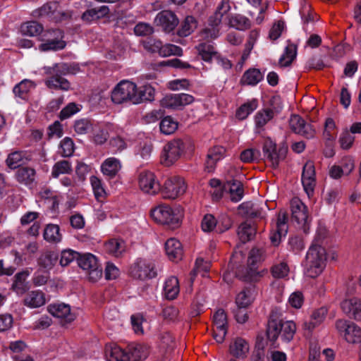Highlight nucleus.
Wrapping results in <instances>:
<instances>
[{"mask_svg": "<svg viewBox=\"0 0 361 361\" xmlns=\"http://www.w3.org/2000/svg\"><path fill=\"white\" fill-rule=\"evenodd\" d=\"M44 70L47 75L44 80L47 87L63 91H67L70 89V82L63 76L75 73V68L71 65L66 63H56L53 66L44 67Z\"/></svg>", "mask_w": 361, "mask_h": 361, "instance_id": "f257e3e1", "label": "nucleus"}, {"mask_svg": "<svg viewBox=\"0 0 361 361\" xmlns=\"http://www.w3.org/2000/svg\"><path fill=\"white\" fill-rule=\"evenodd\" d=\"M326 259L325 249L314 242L309 248L304 262L305 274L310 278L318 276L325 267Z\"/></svg>", "mask_w": 361, "mask_h": 361, "instance_id": "f03ea898", "label": "nucleus"}, {"mask_svg": "<svg viewBox=\"0 0 361 361\" xmlns=\"http://www.w3.org/2000/svg\"><path fill=\"white\" fill-rule=\"evenodd\" d=\"M296 331V325L293 321H277L270 318L268 322L267 335L271 341H275L281 334L282 340L289 342L293 338Z\"/></svg>", "mask_w": 361, "mask_h": 361, "instance_id": "7ed1b4c3", "label": "nucleus"}, {"mask_svg": "<svg viewBox=\"0 0 361 361\" xmlns=\"http://www.w3.org/2000/svg\"><path fill=\"white\" fill-rule=\"evenodd\" d=\"M263 255V250L259 248L254 247L250 251L247 258V268L245 274L243 276L245 281L255 282L268 273L266 269L258 270V264L264 259Z\"/></svg>", "mask_w": 361, "mask_h": 361, "instance_id": "20e7f679", "label": "nucleus"}, {"mask_svg": "<svg viewBox=\"0 0 361 361\" xmlns=\"http://www.w3.org/2000/svg\"><path fill=\"white\" fill-rule=\"evenodd\" d=\"M137 85L129 80H121L111 91V101L116 104L130 102L135 104Z\"/></svg>", "mask_w": 361, "mask_h": 361, "instance_id": "39448f33", "label": "nucleus"}, {"mask_svg": "<svg viewBox=\"0 0 361 361\" xmlns=\"http://www.w3.org/2000/svg\"><path fill=\"white\" fill-rule=\"evenodd\" d=\"M287 152L288 147L284 143L276 145L271 139L265 140L263 145V153L272 168L276 169L279 166V163L285 159Z\"/></svg>", "mask_w": 361, "mask_h": 361, "instance_id": "423d86ee", "label": "nucleus"}, {"mask_svg": "<svg viewBox=\"0 0 361 361\" xmlns=\"http://www.w3.org/2000/svg\"><path fill=\"white\" fill-rule=\"evenodd\" d=\"M63 33L59 29L42 32L40 35L42 43L39 46V49L42 51L63 49L66 47V42L63 40Z\"/></svg>", "mask_w": 361, "mask_h": 361, "instance_id": "0eeeda50", "label": "nucleus"}, {"mask_svg": "<svg viewBox=\"0 0 361 361\" xmlns=\"http://www.w3.org/2000/svg\"><path fill=\"white\" fill-rule=\"evenodd\" d=\"M335 328L338 334L348 343H355L361 340V329L354 322L339 319L335 322Z\"/></svg>", "mask_w": 361, "mask_h": 361, "instance_id": "6e6552de", "label": "nucleus"}, {"mask_svg": "<svg viewBox=\"0 0 361 361\" xmlns=\"http://www.w3.org/2000/svg\"><path fill=\"white\" fill-rule=\"evenodd\" d=\"M186 188L185 180L181 177L174 176L165 180L160 191L164 198L173 200L183 195Z\"/></svg>", "mask_w": 361, "mask_h": 361, "instance_id": "1a4fd4ad", "label": "nucleus"}, {"mask_svg": "<svg viewBox=\"0 0 361 361\" xmlns=\"http://www.w3.org/2000/svg\"><path fill=\"white\" fill-rule=\"evenodd\" d=\"M78 263L80 268L87 271L90 281L96 282L101 279L102 269L98 264L95 256L90 253H87L82 256L80 255Z\"/></svg>", "mask_w": 361, "mask_h": 361, "instance_id": "9d476101", "label": "nucleus"}, {"mask_svg": "<svg viewBox=\"0 0 361 361\" xmlns=\"http://www.w3.org/2000/svg\"><path fill=\"white\" fill-rule=\"evenodd\" d=\"M290 210L292 220L306 232L310 221L307 206L298 197H293L290 201Z\"/></svg>", "mask_w": 361, "mask_h": 361, "instance_id": "9b49d317", "label": "nucleus"}, {"mask_svg": "<svg viewBox=\"0 0 361 361\" xmlns=\"http://www.w3.org/2000/svg\"><path fill=\"white\" fill-rule=\"evenodd\" d=\"M185 149L181 140H173L166 144L161 154V161L165 166H171L177 161Z\"/></svg>", "mask_w": 361, "mask_h": 361, "instance_id": "f8f14e48", "label": "nucleus"}, {"mask_svg": "<svg viewBox=\"0 0 361 361\" xmlns=\"http://www.w3.org/2000/svg\"><path fill=\"white\" fill-rule=\"evenodd\" d=\"M154 23L164 32L171 33L179 24V19L174 12L164 10L157 14Z\"/></svg>", "mask_w": 361, "mask_h": 361, "instance_id": "ddd939ff", "label": "nucleus"}, {"mask_svg": "<svg viewBox=\"0 0 361 361\" xmlns=\"http://www.w3.org/2000/svg\"><path fill=\"white\" fill-rule=\"evenodd\" d=\"M130 273L133 278L140 280L152 279L157 276L154 264L143 259H137L132 265Z\"/></svg>", "mask_w": 361, "mask_h": 361, "instance_id": "4468645a", "label": "nucleus"}, {"mask_svg": "<svg viewBox=\"0 0 361 361\" xmlns=\"http://www.w3.org/2000/svg\"><path fill=\"white\" fill-rule=\"evenodd\" d=\"M150 215L153 220L161 224L176 226L178 224L179 218L168 205H159L151 210Z\"/></svg>", "mask_w": 361, "mask_h": 361, "instance_id": "2eb2a0df", "label": "nucleus"}, {"mask_svg": "<svg viewBox=\"0 0 361 361\" xmlns=\"http://www.w3.org/2000/svg\"><path fill=\"white\" fill-rule=\"evenodd\" d=\"M140 189L145 193L155 195L160 191V184L154 173L149 171H141L137 178Z\"/></svg>", "mask_w": 361, "mask_h": 361, "instance_id": "dca6fc26", "label": "nucleus"}, {"mask_svg": "<svg viewBox=\"0 0 361 361\" xmlns=\"http://www.w3.org/2000/svg\"><path fill=\"white\" fill-rule=\"evenodd\" d=\"M288 214L286 211L281 210L277 216L276 228L270 234V240L273 245H278L283 236H286L288 231Z\"/></svg>", "mask_w": 361, "mask_h": 361, "instance_id": "f3484780", "label": "nucleus"}, {"mask_svg": "<svg viewBox=\"0 0 361 361\" xmlns=\"http://www.w3.org/2000/svg\"><path fill=\"white\" fill-rule=\"evenodd\" d=\"M302 183L304 190L310 197L314 193L316 185L314 165L312 161H307L303 166Z\"/></svg>", "mask_w": 361, "mask_h": 361, "instance_id": "a211bd4d", "label": "nucleus"}, {"mask_svg": "<svg viewBox=\"0 0 361 361\" xmlns=\"http://www.w3.org/2000/svg\"><path fill=\"white\" fill-rule=\"evenodd\" d=\"M290 126L293 131L300 134L307 139H311L314 137L315 130L310 124L306 123L298 115H293L290 118Z\"/></svg>", "mask_w": 361, "mask_h": 361, "instance_id": "6ab92c4d", "label": "nucleus"}, {"mask_svg": "<svg viewBox=\"0 0 361 361\" xmlns=\"http://www.w3.org/2000/svg\"><path fill=\"white\" fill-rule=\"evenodd\" d=\"M341 308L349 318L361 322V299L352 298L341 302Z\"/></svg>", "mask_w": 361, "mask_h": 361, "instance_id": "aec40b11", "label": "nucleus"}, {"mask_svg": "<svg viewBox=\"0 0 361 361\" xmlns=\"http://www.w3.org/2000/svg\"><path fill=\"white\" fill-rule=\"evenodd\" d=\"M36 171L30 166H23L18 169L16 172L15 178L21 185L28 188H33L37 185Z\"/></svg>", "mask_w": 361, "mask_h": 361, "instance_id": "412c9836", "label": "nucleus"}, {"mask_svg": "<svg viewBox=\"0 0 361 361\" xmlns=\"http://www.w3.org/2000/svg\"><path fill=\"white\" fill-rule=\"evenodd\" d=\"M49 312L55 317L61 319L64 323H70L75 319L68 305L64 303L51 304L47 307Z\"/></svg>", "mask_w": 361, "mask_h": 361, "instance_id": "4be33fe9", "label": "nucleus"}, {"mask_svg": "<svg viewBox=\"0 0 361 361\" xmlns=\"http://www.w3.org/2000/svg\"><path fill=\"white\" fill-rule=\"evenodd\" d=\"M231 9L229 0H222L217 6L216 12L209 18V24L219 25L222 20H228L229 12Z\"/></svg>", "mask_w": 361, "mask_h": 361, "instance_id": "5701e85b", "label": "nucleus"}, {"mask_svg": "<svg viewBox=\"0 0 361 361\" xmlns=\"http://www.w3.org/2000/svg\"><path fill=\"white\" fill-rule=\"evenodd\" d=\"M230 353L238 359L247 357L250 351L249 343L243 338H236L230 345Z\"/></svg>", "mask_w": 361, "mask_h": 361, "instance_id": "b1692460", "label": "nucleus"}, {"mask_svg": "<svg viewBox=\"0 0 361 361\" xmlns=\"http://www.w3.org/2000/svg\"><path fill=\"white\" fill-rule=\"evenodd\" d=\"M165 250L171 260L178 262L182 259L183 250L180 242L177 239H169L165 243Z\"/></svg>", "mask_w": 361, "mask_h": 361, "instance_id": "393cba45", "label": "nucleus"}, {"mask_svg": "<svg viewBox=\"0 0 361 361\" xmlns=\"http://www.w3.org/2000/svg\"><path fill=\"white\" fill-rule=\"evenodd\" d=\"M122 165L119 159L115 157L106 159L101 165L102 173L110 178H114L121 169Z\"/></svg>", "mask_w": 361, "mask_h": 361, "instance_id": "a878e982", "label": "nucleus"}, {"mask_svg": "<svg viewBox=\"0 0 361 361\" xmlns=\"http://www.w3.org/2000/svg\"><path fill=\"white\" fill-rule=\"evenodd\" d=\"M196 49L198 54L204 61L209 62L212 59H219V53L211 42H202L196 47Z\"/></svg>", "mask_w": 361, "mask_h": 361, "instance_id": "bb28decb", "label": "nucleus"}, {"mask_svg": "<svg viewBox=\"0 0 361 361\" xmlns=\"http://www.w3.org/2000/svg\"><path fill=\"white\" fill-rule=\"evenodd\" d=\"M155 89L150 85L147 84L137 87L135 92V104H138L145 102H152L154 99Z\"/></svg>", "mask_w": 361, "mask_h": 361, "instance_id": "cd10ccee", "label": "nucleus"}, {"mask_svg": "<svg viewBox=\"0 0 361 361\" xmlns=\"http://www.w3.org/2000/svg\"><path fill=\"white\" fill-rule=\"evenodd\" d=\"M105 355L108 361H129V354L118 345L114 344L107 345Z\"/></svg>", "mask_w": 361, "mask_h": 361, "instance_id": "c85d7f7f", "label": "nucleus"}, {"mask_svg": "<svg viewBox=\"0 0 361 361\" xmlns=\"http://www.w3.org/2000/svg\"><path fill=\"white\" fill-rule=\"evenodd\" d=\"M225 149L220 146L214 147L209 151L205 163L209 172L214 169L216 162L223 159Z\"/></svg>", "mask_w": 361, "mask_h": 361, "instance_id": "c756f323", "label": "nucleus"}, {"mask_svg": "<svg viewBox=\"0 0 361 361\" xmlns=\"http://www.w3.org/2000/svg\"><path fill=\"white\" fill-rule=\"evenodd\" d=\"M180 292L178 279L176 276L169 277L164 286V294L168 300H173L177 298Z\"/></svg>", "mask_w": 361, "mask_h": 361, "instance_id": "7c9ffc66", "label": "nucleus"}, {"mask_svg": "<svg viewBox=\"0 0 361 361\" xmlns=\"http://www.w3.org/2000/svg\"><path fill=\"white\" fill-rule=\"evenodd\" d=\"M127 353L129 354V361H139L147 357L148 347L144 344H132L128 346Z\"/></svg>", "mask_w": 361, "mask_h": 361, "instance_id": "2f4dec72", "label": "nucleus"}, {"mask_svg": "<svg viewBox=\"0 0 361 361\" xmlns=\"http://www.w3.org/2000/svg\"><path fill=\"white\" fill-rule=\"evenodd\" d=\"M326 314L327 309L326 307H321L314 310L311 314L310 321L304 324V328L308 331H312L324 322Z\"/></svg>", "mask_w": 361, "mask_h": 361, "instance_id": "473e14b6", "label": "nucleus"}, {"mask_svg": "<svg viewBox=\"0 0 361 361\" xmlns=\"http://www.w3.org/2000/svg\"><path fill=\"white\" fill-rule=\"evenodd\" d=\"M109 13V7L102 6L87 10L82 15V19L86 22H91L107 16Z\"/></svg>", "mask_w": 361, "mask_h": 361, "instance_id": "72a5a7b5", "label": "nucleus"}, {"mask_svg": "<svg viewBox=\"0 0 361 361\" xmlns=\"http://www.w3.org/2000/svg\"><path fill=\"white\" fill-rule=\"evenodd\" d=\"M264 75L259 69L250 68L244 73L240 82L243 85L255 86L262 81Z\"/></svg>", "mask_w": 361, "mask_h": 361, "instance_id": "f704fd0d", "label": "nucleus"}, {"mask_svg": "<svg viewBox=\"0 0 361 361\" xmlns=\"http://www.w3.org/2000/svg\"><path fill=\"white\" fill-rule=\"evenodd\" d=\"M44 294L39 290L29 293L24 299V304L31 308H36L45 304Z\"/></svg>", "mask_w": 361, "mask_h": 361, "instance_id": "c9c22d12", "label": "nucleus"}, {"mask_svg": "<svg viewBox=\"0 0 361 361\" xmlns=\"http://www.w3.org/2000/svg\"><path fill=\"white\" fill-rule=\"evenodd\" d=\"M59 259V255L54 251L47 250L41 254L38 259V264L46 269H51Z\"/></svg>", "mask_w": 361, "mask_h": 361, "instance_id": "e433bc0d", "label": "nucleus"}, {"mask_svg": "<svg viewBox=\"0 0 361 361\" xmlns=\"http://www.w3.org/2000/svg\"><path fill=\"white\" fill-rule=\"evenodd\" d=\"M255 233V226L251 223L243 222L238 228V235L243 243H246L252 239Z\"/></svg>", "mask_w": 361, "mask_h": 361, "instance_id": "4c0bfd02", "label": "nucleus"}, {"mask_svg": "<svg viewBox=\"0 0 361 361\" xmlns=\"http://www.w3.org/2000/svg\"><path fill=\"white\" fill-rule=\"evenodd\" d=\"M44 238L49 243H57L61 242L62 235L58 225L48 224L44 231Z\"/></svg>", "mask_w": 361, "mask_h": 361, "instance_id": "58836bf2", "label": "nucleus"}, {"mask_svg": "<svg viewBox=\"0 0 361 361\" xmlns=\"http://www.w3.org/2000/svg\"><path fill=\"white\" fill-rule=\"evenodd\" d=\"M258 106V102L256 99L242 104L236 111L235 116L239 120L245 119L252 112H253Z\"/></svg>", "mask_w": 361, "mask_h": 361, "instance_id": "ea45409f", "label": "nucleus"}, {"mask_svg": "<svg viewBox=\"0 0 361 361\" xmlns=\"http://www.w3.org/2000/svg\"><path fill=\"white\" fill-rule=\"evenodd\" d=\"M72 164L68 160H60L56 162L51 169V176L59 178L60 175L69 174L72 172Z\"/></svg>", "mask_w": 361, "mask_h": 361, "instance_id": "a19ab883", "label": "nucleus"}, {"mask_svg": "<svg viewBox=\"0 0 361 361\" xmlns=\"http://www.w3.org/2000/svg\"><path fill=\"white\" fill-rule=\"evenodd\" d=\"M274 116L273 110L264 109L259 111L255 116V123L257 128H262Z\"/></svg>", "mask_w": 361, "mask_h": 361, "instance_id": "79ce46f5", "label": "nucleus"}, {"mask_svg": "<svg viewBox=\"0 0 361 361\" xmlns=\"http://www.w3.org/2000/svg\"><path fill=\"white\" fill-rule=\"evenodd\" d=\"M197 26V23L195 18L188 16L182 23L180 27L178 30V35L180 37H187L196 29Z\"/></svg>", "mask_w": 361, "mask_h": 361, "instance_id": "37998d69", "label": "nucleus"}, {"mask_svg": "<svg viewBox=\"0 0 361 361\" xmlns=\"http://www.w3.org/2000/svg\"><path fill=\"white\" fill-rule=\"evenodd\" d=\"M20 31L23 35L28 36H37L42 35L43 27L36 21H30L23 24L20 27Z\"/></svg>", "mask_w": 361, "mask_h": 361, "instance_id": "c03bdc74", "label": "nucleus"}, {"mask_svg": "<svg viewBox=\"0 0 361 361\" xmlns=\"http://www.w3.org/2000/svg\"><path fill=\"white\" fill-rule=\"evenodd\" d=\"M228 23L239 30H245L250 27V21L246 17L241 15H235L228 18Z\"/></svg>", "mask_w": 361, "mask_h": 361, "instance_id": "a18cd8bd", "label": "nucleus"}, {"mask_svg": "<svg viewBox=\"0 0 361 361\" xmlns=\"http://www.w3.org/2000/svg\"><path fill=\"white\" fill-rule=\"evenodd\" d=\"M104 250L109 254L118 257L124 251V243L117 239H111L106 242L104 245Z\"/></svg>", "mask_w": 361, "mask_h": 361, "instance_id": "49530a36", "label": "nucleus"}, {"mask_svg": "<svg viewBox=\"0 0 361 361\" xmlns=\"http://www.w3.org/2000/svg\"><path fill=\"white\" fill-rule=\"evenodd\" d=\"M35 87L34 83L30 80H23L13 87V93L16 97L25 99L28 92Z\"/></svg>", "mask_w": 361, "mask_h": 361, "instance_id": "de8ad7c7", "label": "nucleus"}, {"mask_svg": "<svg viewBox=\"0 0 361 361\" xmlns=\"http://www.w3.org/2000/svg\"><path fill=\"white\" fill-rule=\"evenodd\" d=\"M296 56V47L293 44H288L285 49L283 54L279 59L281 66H289Z\"/></svg>", "mask_w": 361, "mask_h": 361, "instance_id": "09e8293b", "label": "nucleus"}, {"mask_svg": "<svg viewBox=\"0 0 361 361\" xmlns=\"http://www.w3.org/2000/svg\"><path fill=\"white\" fill-rule=\"evenodd\" d=\"M28 276L29 272L27 271H24L16 274L13 288L18 293H23L27 289L25 281Z\"/></svg>", "mask_w": 361, "mask_h": 361, "instance_id": "8fccbe9b", "label": "nucleus"}, {"mask_svg": "<svg viewBox=\"0 0 361 361\" xmlns=\"http://www.w3.org/2000/svg\"><path fill=\"white\" fill-rule=\"evenodd\" d=\"M75 150L73 140L68 137H64L60 142L59 153L63 157H71Z\"/></svg>", "mask_w": 361, "mask_h": 361, "instance_id": "3c124183", "label": "nucleus"}, {"mask_svg": "<svg viewBox=\"0 0 361 361\" xmlns=\"http://www.w3.org/2000/svg\"><path fill=\"white\" fill-rule=\"evenodd\" d=\"M229 192L231 201L239 202L244 195L243 184L239 181L233 180L230 185Z\"/></svg>", "mask_w": 361, "mask_h": 361, "instance_id": "603ef678", "label": "nucleus"}, {"mask_svg": "<svg viewBox=\"0 0 361 361\" xmlns=\"http://www.w3.org/2000/svg\"><path fill=\"white\" fill-rule=\"evenodd\" d=\"M159 128L162 133L171 135L178 128V123L171 116H166L160 122Z\"/></svg>", "mask_w": 361, "mask_h": 361, "instance_id": "864d4df0", "label": "nucleus"}, {"mask_svg": "<svg viewBox=\"0 0 361 361\" xmlns=\"http://www.w3.org/2000/svg\"><path fill=\"white\" fill-rule=\"evenodd\" d=\"M183 55V49L181 47L172 44H166L161 45V49L159 52V56L162 57H167L170 56H180Z\"/></svg>", "mask_w": 361, "mask_h": 361, "instance_id": "5fc2aeb1", "label": "nucleus"}, {"mask_svg": "<svg viewBox=\"0 0 361 361\" xmlns=\"http://www.w3.org/2000/svg\"><path fill=\"white\" fill-rule=\"evenodd\" d=\"M240 209L245 210V214L250 217H259L263 218V212L262 209H259L255 204L252 202H243L239 206Z\"/></svg>", "mask_w": 361, "mask_h": 361, "instance_id": "6e6d98bb", "label": "nucleus"}, {"mask_svg": "<svg viewBox=\"0 0 361 361\" xmlns=\"http://www.w3.org/2000/svg\"><path fill=\"white\" fill-rule=\"evenodd\" d=\"M252 300V295L250 289H245L240 292L235 300L236 305L238 307H247Z\"/></svg>", "mask_w": 361, "mask_h": 361, "instance_id": "4d7b16f0", "label": "nucleus"}, {"mask_svg": "<svg viewBox=\"0 0 361 361\" xmlns=\"http://www.w3.org/2000/svg\"><path fill=\"white\" fill-rule=\"evenodd\" d=\"M80 254L71 249L64 250L61 252L59 263L62 267L69 265L75 259L78 260Z\"/></svg>", "mask_w": 361, "mask_h": 361, "instance_id": "13d9d810", "label": "nucleus"}, {"mask_svg": "<svg viewBox=\"0 0 361 361\" xmlns=\"http://www.w3.org/2000/svg\"><path fill=\"white\" fill-rule=\"evenodd\" d=\"M213 323L214 329H227V316L224 310L219 309L214 313L213 317Z\"/></svg>", "mask_w": 361, "mask_h": 361, "instance_id": "bf43d9fd", "label": "nucleus"}, {"mask_svg": "<svg viewBox=\"0 0 361 361\" xmlns=\"http://www.w3.org/2000/svg\"><path fill=\"white\" fill-rule=\"evenodd\" d=\"M23 157L24 155L22 152L15 151L11 152L8 155L6 160V165L11 169H15L20 165Z\"/></svg>", "mask_w": 361, "mask_h": 361, "instance_id": "052dcab7", "label": "nucleus"}, {"mask_svg": "<svg viewBox=\"0 0 361 361\" xmlns=\"http://www.w3.org/2000/svg\"><path fill=\"white\" fill-rule=\"evenodd\" d=\"M92 129V124L88 119L82 118L77 120L74 124L75 132L78 135H85Z\"/></svg>", "mask_w": 361, "mask_h": 361, "instance_id": "680f3d73", "label": "nucleus"}, {"mask_svg": "<svg viewBox=\"0 0 361 361\" xmlns=\"http://www.w3.org/2000/svg\"><path fill=\"white\" fill-rule=\"evenodd\" d=\"M260 157V152L258 149L250 148L243 150L240 159L244 163H251L259 159Z\"/></svg>", "mask_w": 361, "mask_h": 361, "instance_id": "e2e57ef3", "label": "nucleus"}, {"mask_svg": "<svg viewBox=\"0 0 361 361\" xmlns=\"http://www.w3.org/2000/svg\"><path fill=\"white\" fill-rule=\"evenodd\" d=\"M355 140V137L348 130L343 131L340 135L338 142L343 149H349Z\"/></svg>", "mask_w": 361, "mask_h": 361, "instance_id": "0e129e2a", "label": "nucleus"}, {"mask_svg": "<svg viewBox=\"0 0 361 361\" xmlns=\"http://www.w3.org/2000/svg\"><path fill=\"white\" fill-rule=\"evenodd\" d=\"M289 268L286 263L281 262L271 268V274L274 278L281 279L288 276Z\"/></svg>", "mask_w": 361, "mask_h": 361, "instance_id": "69168bd1", "label": "nucleus"}, {"mask_svg": "<svg viewBox=\"0 0 361 361\" xmlns=\"http://www.w3.org/2000/svg\"><path fill=\"white\" fill-rule=\"evenodd\" d=\"M161 106L169 109H178L180 107L178 94L166 95L161 100Z\"/></svg>", "mask_w": 361, "mask_h": 361, "instance_id": "338daca9", "label": "nucleus"}, {"mask_svg": "<svg viewBox=\"0 0 361 361\" xmlns=\"http://www.w3.org/2000/svg\"><path fill=\"white\" fill-rule=\"evenodd\" d=\"M216 226L217 221L212 214H206L202 220L201 227L204 232H210Z\"/></svg>", "mask_w": 361, "mask_h": 361, "instance_id": "774afa93", "label": "nucleus"}]
</instances>
